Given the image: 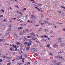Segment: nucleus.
I'll list each match as a JSON object with an SVG mask.
<instances>
[{
	"label": "nucleus",
	"instance_id": "obj_32",
	"mask_svg": "<svg viewBox=\"0 0 65 65\" xmlns=\"http://www.w3.org/2000/svg\"><path fill=\"white\" fill-rule=\"evenodd\" d=\"M24 57H27V55L26 54H24Z\"/></svg>",
	"mask_w": 65,
	"mask_h": 65
},
{
	"label": "nucleus",
	"instance_id": "obj_39",
	"mask_svg": "<svg viewBox=\"0 0 65 65\" xmlns=\"http://www.w3.org/2000/svg\"><path fill=\"white\" fill-rule=\"evenodd\" d=\"M61 7H62V8H64V9H65V7H64L63 6H61Z\"/></svg>",
	"mask_w": 65,
	"mask_h": 65
},
{
	"label": "nucleus",
	"instance_id": "obj_4",
	"mask_svg": "<svg viewBox=\"0 0 65 65\" xmlns=\"http://www.w3.org/2000/svg\"><path fill=\"white\" fill-rule=\"evenodd\" d=\"M31 18H34V19H36V17H35V16L33 15H32L31 16Z\"/></svg>",
	"mask_w": 65,
	"mask_h": 65
},
{
	"label": "nucleus",
	"instance_id": "obj_57",
	"mask_svg": "<svg viewBox=\"0 0 65 65\" xmlns=\"http://www.w3.org/2000/svg\"><path fill=\"white\" fill-rule=\"evenodd\" d=\"M37 9H38V10L40 11L41 10L40 9H38V8H37Z\"/></svg>",
	"mask_w": 65,
	"mask_h": 65
},
{
	"label": "nucleus",
	"instance_id": "obj_22",
	"mask_svg": "<svg viewBox=\"0 0 65 65\" xmlns=\"http://www.w3.org/2000/svg\"><path fill=\"white\" fill-rule=\"evenodd\" d=\"M2 21L3 22H6L7 21V20H6V19H4V20H3Z\"/></svg>",
	"mask_w": 65,
	"mask_h": 65
},
{
	"label": "nucleus",
	"instance_id": "obj_44",
	"mask_svg": "<svg viewBox=\"0 0 65 65\" xmlns=\"http://www.w3.org/2000/svg\"><path fill=\"white\" fill-rule=\"evenodd\" d=\"M35 55L36 56H38V54H37L36 53H35Z\"/></svg>",
	"mask_w": 65,
	"mask_h": 65
},
{
	"label": "nucleus",
	"instance_id": "obj_14",
	"mask_svg": "<svg viewBox=\"0 0 65 65\" xmlns=\"http://www.w3.org/2000/svg\"><path fill=\"white\" fill-rule=\"evenodd\" d=\"M42 4H38V6H42Z\"/></svg>",
	"mask_w": 65,
	"mask_h": 65
},
{
	"label": "nucleus",
	"instance_id": "obj_62",
	"mask_svg": "<svg viewBox=\"0 0 65 65\" xmlns=\"http://www.w3.org/2000/svg\"><path fill=\"white\" fill-rule=\"evenodd\" d=\"M47 47H50V45H48L47 46Z\"/></svg>",
	"mask_w": 65,
	"mask_h": 65
},
{
	"label": "nucleus",
	"instance_id": "obj_37",
	"mask_svg": "<svg viewBox=\"0 0 65 65\" xmlns=\"http://www.w3.org/2000/svg\"><path fill=\"white\" fill-rule=\"evenodd\" d=\"M19 14H21L22 15V14H23V13H21L20 12H19Z\"/></svg>",
	"mask_w": 65,
	"mask_h": 65
},
{
	"label": "nucleus",
	"instance_id": "obj_38",
	"mask_svg": "<svg viewBox=\"0 0 65 65\" xmlns=\"http://www.w3.org/2000/svg\"><path fill=\"white\" fill-rule=\"evenodd\" d=\"M58 12H59V13H60V14H61V11H59Z\"/></svg>",
	"mask_w": 65,
	"mask_h": 65
},
{
	"label": "nucleus",
	"instance_id": "obj_50",
	"mask_svg": "<svg viewBox=\"0 0 65 65\" xmlns=\"http://www.w3.org/2000/svg\"><path fill=\"white\" fill-rule=\"evenodd\" d=\"M15 7H17V8L18 9L19 8V7H18V6H15Z\"/></svg>",
	"mask_w": 65,
	"mask_h": 65
},
{
	"label": "nucleus",
	"instance_id": "obj_35",
	"mask_svg": "<svg viewBox=\"0 0 65 65\" xmlns=\"http://www.w3.org/2000/svg\"><path fill=\"white\" fill-rule=\"evenodd\" d=\"M17 44L18 45H20V43L19 42H17Z\"/></svg>",
	"mask_w": 65,
	"mask_h": 65
},
{
	"label": "nucleus",
	"instance_id": "obj_58",
	"mask_svg": "<svg viewBox=\"0 0 65 65\" xmlns=\"http://www.w3.org/2000/svg\"><path fill=\"white\" fill-rule=\"evenodd\" d=\"M10 9H11V10H12V8H11V7H10Z\"/></svg>",
	"mask_w": 65,
	"mask_h": 65
},
{
	"label": "nucleus",
	"instance_id": "obj_29",
	"mask_svg": "<svg viewBox=\"0 0 65 65\" xmlns=\"http://www.w3.org/2000/svg\"><path fill=\"white\" fill-rule=\"evenodd\" d=\"M15 37H18V35H17V34H15Z\"/></svg>",
	"mask_w": 65,
	"mask_h": 65
},
{
	"label": "nucleus",
	"instance_id": "obj_28",
	"mask_svg": "<svg viewBox=\"0 0 65 65\" xmlns=\"http://www.w3.org/2000/svg\"><path fill=\"white\" fill-rule=\"evenodd\" d=\"M25 41H27V39H26V38H24V39H23Z\"/></svg>",
	"mask_w": 65,
	"mask_h": 65
},
{
	"label": "nucleus",
	"instance_id": "obj_1",
	"mask_svg": "<svg viewBox=\"0 0 65 65\" xmlns=\"http://www.w3.org/2000/svg\"><path fill=\"white\" fill-rule=\"evenodd\" d=\"M59 60H61V61H63V60H64V58L61 57V56H59Z\"/></svg>",
	"mask_w": 65,
	"mask_h": 65
},
{
	"label": "nucleus",
	"instance_id": "obj_17",
	"mask_svg": "<svg viewBox=\"0 0 65 65\" xmlns=\"http://www.w3.org/2000/svg\"><path fill=\"white\" fill-rule=\"evenodd\" d=\"M23 28V27H19V28H18V30H20V29H22Z\"/></svg>",
	"mask_w": 65,
	"mask_h": 65
},
{
	"label": "nucleus",
	"instance_id": "obj_9",
	"mask_svg": "<svg viewBox=\"0 0 65 65\" xmlns=\"http://www.w3.org/2000/svg\"><path fill=\"white\" fill-rule=\"evenodd\" d=\"M29 31L28 30V29H26L24 33H27V32H28Z\"/></svg>",
	"mask_w": 65,
	"mask_h": 65
},
{
	"label": "nucleus",
	"instance_id": "obj_63",
	"mask_svg": "<svg viewBox=\"0 0 65 65\" xmlns=\"http://www.w3.org/2000/svg\"><path fill=\"white\" fill-rule=\"evenodd\" d=\"M29 42L31 43L32 42V41H31V40H30L29 41Z\"/></svg>",
	"mask_w": 65,
	"mask_h": 65
},
{
	"label": "nucleus",
	"instance_id": "obj_55",
	"mask_svg": "<svg viewBox=\"0 0 65 65\" xmlns=\"http://www.w3.org/2000/svg\"><path fill=\"white\" fill-rule=\"evenodd\" d=\"M34 51L35 52H36V48H35V49H34Z\"/></svg>",
	"mask_w": 65,
	"mask_h": 65
},
{
	"label": "nucleus",
	"instance_id": "obj_10",
	"mask_svg": "<svg viewBox=\"0 0 65 65\" xmlns=\"http://www.w3.org/2000/svg\"><path fill=\"white\" fill-rule=\"evenodd\" d=\"M61 64L60 62L57 63L56 64V65H60Z\"/></svg>",
	"mask_w": 65,
	"mask_h": 65
},
{
	"label": "nucleus",
	"instance_id": "obj_41",
	"mask_svg": "<svg viewBox=\"0 0 65 65\" xmlns=\"http://www.w3.org/2000/svg\"><path fill=\"white\" fill-rule=\"evenodd\" d=\"M11 65V63H8L7 64V65Z\"/></svg>",
	"mask_w": 65,
	"mask_h": 65
},
{
	"label": "nucleus",
	"instance_id": "obj_33",
	"mask_svg": "<svg viewBox=\"0 0 65 65\" xmlns=\"http://www.w3.org/2000/svg\"><path fill=\"white\" fill-rule=\"evenodd\" d=\"M20 59H22V56L21 55L20 57Z\"/></svg>",
	"mask_w": 65,
	"mask_h": 65
},
{
	"label": "nucleus",
	"instance_id": "obj_5",
	"mask_svg": "<svg viewBox=\"0 0 65 65\" xmlns=\"http://www.w3.org/2000/svg\"><path fill=\"white\" fill-rule=\"evenodd\" d=\"M44 24H46L48 23V21H47L46 20H45L44 21Z\"/></svg>",
	"mask_w": 65,
	"mask_h": 65
},
{
	"label": "nucleus",
	"instance_id": "obj_7",
	"mask_svg": "<svg viewBox=\"0 0 65 65\" xmlns=\"http://www.w3.org/2000/svg\"><path fill=\"white\" fill-rule=\"evenodd\" d=\"M20 56H18L16 58L17 60H19V59H20Z\"/></svg>",
	"mask_w": 65,
	"mask_h": 65
},
{
	"label": "nucleus",
	"instance_id": "obj_45",
	"mask_svg": "<svg viewBox=\"0 0 65 65\" xmlns=\"http://www.w3.org/2000/svg\"><path fill=\"white\" fill-rule=\"evenodd\" d=\"M13 1H16V2H18V1L17 0H12Z\"/></svg>",
	"mask_w": 65,
	"mask_h": 65
},
{
	"label": "nucleus",
	"instance_id": "obj_56",
	"mask_svg": "<svg viewBox=\"0 0 65 65\" xmlns=\"http://www.w3.org/2000/svg\"><path fill=\"white\" fill-rule=\"evenodd\" d=\"M24 43V44H27V42H25Z\"/></svg>",
	"mask_w": 65,
	"mask_h": 65
},
{
	"label": "nucleus",
	"instance_id": "obj_3",
	"mask_svg": "<svg viewBox=\"0 0 65 65\" xmlns=\"http://www.w3.org/2000/svg\"><path fill=\"white\" fill-rule=\"evenodd\" d=\"M53 46L54 48H56L57 46H58V45H57V44H56L53 45Z\"/></svg>",
	"mask_w": 65,
	"mask_h": 65
},
{
	"label": "nucleus",
	"instance_id": "obj_11",
	"mask_svg": "<svg viewBox=\"0 0 65 65\" xmlns=\"http://www.w3.org/2000/svg\"><path fill=\"white\" fill-rule=\"evenodd\" d=\"M58 41L59 42H62V40H61L60 39H58Z\"/></svg>",
	"mask_w": 65,
	"mask_h": 65
},
{
	"label": "nucleus",
	"instance_id": "obj_13",
	"mask_svg": "<svg viewBox=\"0 0 65 65\" xmlns=\"http://www.w3.org/2000/svg\"><path fill=\"white\" fill-rule=\"evenodd\" d=\"M23 45V44H22V43H21L19 44V46H20V47H22V46Z\"/></svg>",
	"mask_w": 65,
	"mask_h": 65
},
{
	"label": "nucleus",
	"instance_id": "obj_61",
	"mask_svg": "<svg viewBox=\"0 0 65 65\" xmlns=\"http://www.w3.org/2000/svg\"><path fill=\"white\" fill-rule=\"evenodd\" d=\"M9 59H12V58L11 57H9Z\"/></svg>",
	"mask_w": 65,
	"mask_h": 65
},
{
	"label": "nucleus",
	"instance_id": "obj_15",
	"mask_svg": "<svg viewBox=\"0 0 65 65\" xmlns=\"http://www.w3.org/2000/svg\"><path fill=\"white\" fill-rule=\"evenodd\" d=\"M31 51L32 52H35V51H34V48H33L32 49Z\"/></svg>",
	"mask_w": 65,
	"mask_h": 65
},
{
	"label": "nucleus",
	"instance_id": "obj_8",
	"mask_svg": "<svg viewBox=\"0 0 65 65\" xmlns=\"http://www.w3.org/2000/svg\"><path fill=\"white\" fill-rule=\"evenodd\" d=\"M31 44L30 43H27V45H28V46H29V45H30Z\"/></svg>",
	"mask_w": 65,
	"mask_h": 65
},
{
	"label": "nucleus",
	"instance_id": "obj_25",
	"mask_svg": "<svg viewBox=\"0 0 65 65\" xmlns=\"http://www.w3.org/2000/svg\"><path fill=\"white\" fill-rule=\"evenodd\" d=\"M46 39H45L43 40L42 41H46Z\"/></svg>",
	"mask_w": 65,
	"mask_h": 65
},
{
	"label": "nucleus",
	"instance_id": "obj_46",
	"mask_svg": "<svg viewBox=\"0 0 65 65\" xmlns=\"http://www.w3.org/2000/svg\"><path fill=\"white\" fill-rule=\"evenodd\" d=\"M5 45H9V44H5Z\"/></svg>",
	"mask_w": 65,
	"mask_h": 65
},
{
	"label": "nucleus",
	"instance_id": "obj_47",
	"mask_svg": "<svg viewBox=\"0 0 65 65\" xmlns=\"http://www.w3.org/2000/svg\"><path fill=\"white\" fill-rule=\"evenodd\" d=\"M31 34H32V35H34V36L35 35V34H34V33H32Z\"/></svg>",
	"mask_w": 65,
	"mask_h": 65
},
{
	"label": "nucleus",
	"instance_id": "obj_36",
	"mask_svg": "<svg viewBox=\"0 0 65 65\" xmlns=\"http://www.w3.org/2000/svg\"><path fill=\"white\" fill-rule=\"evenodd\" d=\"M58 54H62V52H61V51H60L59 52H58Z\"/></svg>",
	"mask_w": 65,
	"mask_h": 65
},
{
	"label": "nucleus",
	"instance_id": "obj_30",
	"mask_svg": "<svg viewBox=\"0 0 65 65\" xmlns=\"http://www.w3.org/2000/svg\"><path fill=\"white\" fill-rule=\"evenodd\" d=\"M61 15H65V14H64V13H61Z\"/></svg>",
	"mask_w": 65,
	"mask_h": 65
},
{
	"label": "nucleus",
	"instance_id": "obj_53",
	"mask_svg": "<svg viewBox=\"0 0 65 65\" xmlns=\"http://www.w3.org/2000/svg\"><path fill=\"white\" fill-rule=\"evenodd\" d=\"M47 61H48V59H46L45 60V61L47 62Z\"/></svg>",
	"mask_w": 65,
	"mask_h": 65
},
{
	"label": "nucleus",
	"instance_id": "obj_48",
	"mask_svg": "<svg viewBox=\"0 0 65 65\" xmlns=\"http://www.w3.org/2000/svg\"><path fill=\"white\" fill-rule=\"evenodd\" d=\"M49 55H51V56H53V54H52V53H50L49 54Z\"/></svg>",
	"mask_w": 65,
	"mask_h": 65
},
{
	"label": "nucleus",
	"instance_id": "obj_31",
	"mask_svg": "<svg viewBox=\"0 0 65 65\" xmlns=\"http://www.w3.org/2000/svg\"><path fill=\"white\" fill-rule=\"evenodd\" d=\"M47 18V20H50L51 19V18Z\"/></svg>",
	"mask_w": 65,
	"mask_h": 65
},
{
	"label": "nucleus",
	"instance_id": "obj_12",
	"mask_svg": "<svg viewBox=\"0 0 65 65\" xmlns=\"http://www.w3.org/2000/svg\"><path fill=\"white\" fill-rule=\"evenodd\" d=\"M18 20L20 21V22H23V21L21 20L20 19H18Z\"/></svg>",
	"mask_w": 65,
	"mask_h": 65
},
{
	"label": "nucleus",
	"instance_id": "obj_34",
	"mask_svg": "<svg viewBox=\"0 0 65 65\" xmlns=\"http://www.w3.org/2000/svg\"><path fill=\"white\" fill-rule=\"evenodd\" d=\"M39 31H42V28H41L39 30Z\"/></svg>",
	"mask_w": 65,
	"mask_h": 65
},
{
	"label": "nucleus",
	"instance_id": "obj_21",
	"mask_svg": "<svg viewBox=\"0 0 65 65\" xmlns=\"http://www.w3.org/2000/svg\"><path fill=\"white\" fill-rule=\"evenodd\" d=\"M44 31H48V30L47 29H44Z\"/></svg>",
	"mask_w": 65,
	"mask_h": 65
},
{
	"label": "nucleus",
	"instance_id": "obj_19",
	"mask_svg": "<svg viewBox=\"0 0 65 65\" xmlns=\"http://www.w3.org/2000/svg\"><path fill=\"white\" fill-rule=\"evenodd\" d=\"M41 24L42 26H44V24L43 23H41Z\"/></svg>",
	"mask_w": 65,
	"mask_h": 65
},
{
	"label": "nucleus",
	"instance_id": "obj_23",
	"mask_svg": "<svg viewBox=\"0 0 65 65\" xmlns=\"http://www.w3.org/2000/svg\"><path fill=\"white\" fill-rule=\"evenodd\" d=\"M1 40H2V42H3L4 41H5V40H4V39H2Z\"/></svg>",
	"mask_w": 65,
	"mask_h": 65
},
{
	"label": "nucleus",
	"instance_id": "obj_20",
	"mask_svg": "<svg viewBox=\"0 0 65 65\" xmlns=\"http://www.w3.org/2000/svg\"><path fill=\"white\" fill-rule=\"evenodd\" d=\"M13 46V45L12 44L11 45V44H10V47L12 48V47Z\"/></svg>",
	"mask_w": 65,
	"mask_h": 65
},
{
	"label": "nucleus",
	"instance_id": "obj_54",
	"mask_svg": "<svg viewBox=\"0 0 65 65\" xmlns=\"http://www.w3.org/2000/svg\"><path fill=\"white\" fill-rule=\"evenodd\" d=\"M2 58H5V56H2Z\"/></svg>",
	"mask_w": 65,
	"mask_h": 65
},
{
	"label": "nucleus",
	"instance_id": "obj_27",
	"mask_svg": "<svg viewBox=\"0 0 65 65\" xmlns=\"http://www.w3.org/2000/svg\"><path fill=\"white\" fill-rule=\"evenodd\" d=\"M30 48V47H26V49H29Z\"/></svg>",
	"mask_w": 65,
	"mask_h": 65
},
{
	"label": "nucleus",
	"instance_id": "obj_52",
	"mask_svg": "<svg viewBox=\"0 0 65 65\" xmlns=\"http://www.w3.org/2000/svg\"><path fill=\"white\" fill-rule=\"evenodd\" d=\"M53 33V31H50V33Z\"/></svg>",
	"mask_w": 65,
	"mask_h": 65
},
{
	"label": "nucleus",
	"instance_id": "obj_18",
	"mask_svg": "<svg viewBox=\"0 0 65 65\" xmlns=\"http://www.w3.org/2000/svg\"><path fill=\"white\" fill-rule=\"evenodd\" d=\"M6 32H7L8 34H9V33L10 32V30H8Z\"/></svg>",
	"mask_w": 65,
	"mask_h": 65
},
{
	"label": "nucleus",
	"instance_id": "obj_49",
	"mask_svg": "<svg viewBox=\"0 0 65 65\" xmlns=\"http://www.w3.org/2000/svg\"><path fill=\"white\" fill-rule=\"evenodd\" d=\"M34 36H37V37L38 36V35L37 34L35 35Z\"/></svg>",
	"mask_w": 65,
	"mask_h": 65
},
{
	"label": "nucleus",
	"instance_id": "obj_24",
	"mask_svg": "<svg viewBox=\"0 0 65 65\" xmlns=\"http://www.w3.org/2000/svg\"><path fill=\"white\" fill-rule=\"evenodd\" d=\"M13 47L14 48H16V47H17V46H16L15 45H13Z\"/></svg>",
	"mask_w": 65,
	"mask_h": 65
},
{
	"label": "nucleus",
	"instance_id": "obj_6",
	"mask_svg": "<svg viewBox=\"0 0 65 65\" xmlns=\"http://www.w3.org/2000/svg\"><path fill=\"white\" fill-rule=\"evenodd\" d=\"M65 45V43H63L61 44L60 45L61 46H63V45Z\"/></svg>",
	"mask_w": 65,
	"mask_h": 65
},
{
	"label": "nucleus",
	"instance_id": "obj_2",
	"mask_svg": "<svg viewBox=\"0 0 65 65\" xmlns=\"http://www.w3.org/2000/svg\"><path fill=\"white\" fill-rule=\"evenodd\" d=\"M22 50H23V49L22 47L21 48L20 50L19 51V52L20 54H21L22 53Z\"/></svg>",
	"mask_w": 65,
	"mask_h": 65
},
{
	"label": "nucleus",
	"instance_id": "obj_64",
	"mask_svg": "<svg viewBox=\"0 0 65 65\" xmlns=\"http://www.w3.org/2000/svg\"><path fill=\"white\" fill-rule=\"evenodd\" d=\"M2 59H0V62H2Z\"/></svg>",
	"mask_w": 65,
	"mask_h": 65
},
{
	"label": "nucleus",
	"instance_id": "obj_16",
	"mask_svg": "<svg viewBox=\"0 0 65 65\" xmlns=\"http://www.w3.org/2000/svg\"><path fill=\"white\" fill-rule=\"evenodd\" d=\"M59 58V56H55V59H57V58Z\"/></svg>",
	"mask_w": 65,
	"mask_h": 65
},
{
	"label": "nucleus",
	"instance_id": "obj_42",
	"mask_svg": "<svg viewBox=\"0 0 65 65\" xmlns=\"http://www.w3.org/2000/svg\"><path fill=\"white\" fill-rule=\"evenodd\" d=\"M31 37V36H28L27 37V38H30V37Z\"/></svg>",
	"mask_w": 65,
	"mask_h": 65
},
{
	"label": "nucleus",
	"instance_id": "obj_43",
	"mask_svg": "<svg viewBox=\"0 0 65 65\" xmlns=\"http://www.w3.org/2000/svg\"><path fill=\"white\" fill-rule=\"evenodd\" d=\"M8 33H7V32H6V35L7 36V35H8Z\"/></svg>",
	"mask_w": 65,
	"mask_h": 65
},
{
	"label": "nucleus",
	"instance_id": "obj_40",
	"mask_svg": "<svg viewBox=\"0 0 65 65\" xmlns=\"http://www.w3.org/2000/svg\"><path fill=\"white\" fill-rule=\"evenodd\" d=\"M47 23L48 25H51V23L48 22V23Z\"/></svg>",
	"mask_w": 65,
	"mask_h": 65
},
{
	"label": "nucleus",
	"instance_id": "obj_59",
	"mask_svg": "<svg viewBox=\"0 0 65 65\" xmlns=\"http://www.w3.org/2000/svg\"><path fill=\"white\" fill-rule=\"evenodd\" d=\"M36 27H37V26H39V25H35Z\"/></svg>",
	"mask_w": 65,
	"mask_h": 65
},
{
	"label": "nucleus",
	"instance_id": "obj_26",
	"mask_svg": "<svg viewBox=\"0 0 65 65\" xmlns=\"http://www.w3.org/2000/svg\"><path fill=\"white\" fill-rule=\"evenodd\" d=\"M0 11H1L2 12H4V10L3 9L2 10H0Z\"/></svg>",
	"mask_w": 65,
	"mask_h": 65
},
{
	"label": "nucleus",
	"instance_id": "obj_60",
	"mask_svg": "<svg viewBox=\"0 0 65 65\" xmlns=\"http://www.w3.org/2000/svg\"><path fill=\"white\" fill-rule=\"evenodd\" d=\"M23 10H26V8H24V9H23Z\"/></svg>",
	"mask_w": 65,
	"mask_h": 65
},
{
	"label": "nucleus",
	"instance_id": "obj_51",
	"mask_svg": "<svg viewBox=\"0 0 65 65\" xmlns=\"http://www.w3.org/2000/svg\"><path fill=\"white\" fill-rule=\"evenodd\" d=\"M51 25H54V23H51Z\"/></svg>",
	"mask_w": 65,
	"mask_h": 65
}]
</instances>
